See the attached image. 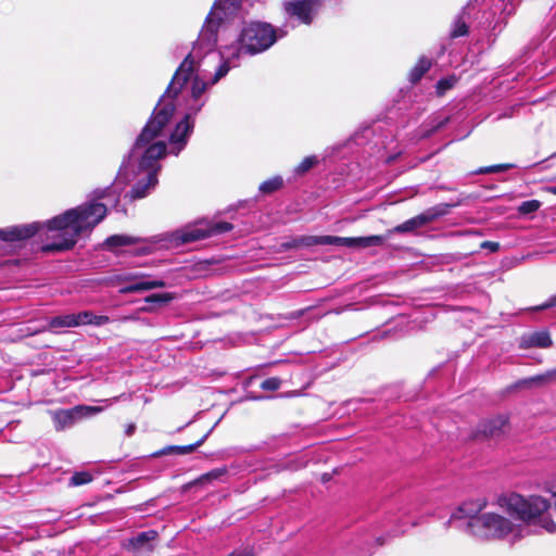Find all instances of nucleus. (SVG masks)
Returning a JSON list of instances; mask_svg holds the SVG:
<instances>
[{
  "label": "nucleus",
  "mask_w": 556,
  "mask_h": 556,
  "mask_svg": "<svg viewBox=\"0 0 556 556\" xmlns=\"http://www.w3.org/2000/svg\"><path fill=\"white\" fill-rule=\"evenodd\" d=\"M437 213L433 211L424 212L415 217L407 219L406 222L395 226L392 229L388 230L389 237L393 233H406V232H415L417 229L428 225L437 217Z\"/></svg>",
  "instance_id": "obj_12"
},
{
  "label": "nucleus",
  "mask_w": 556,
  "mask_h": 556,
  "mask_svg": "<svg viewBox=\"0 0 556 556\" xmlns=\"http://www.w3.org/2000/svg\"><path fill=\"white\" fill-rule=\"evenodd\" d=\"M323 479L324 481L328 480V477H326V475H323Z\"/></svg>",
  "instance_id": "obj_40"
},
{
  "label": "nucleus",
  "mask_w": 556,
  "mask_h": 556,
  "mask_svg": "<svg viewBox=\"0 0 556 556\" xmlns=\"http://www.w3.org/2000/svg\"><path fill=\"white\" fill-rule=\"evenodd\" d=\"M485 501H468L459 505L454 511V518L464 519L468 518L470 521L473 518H478V514L485 507Z\"/></svg>",
  "instance_id": "obj_14"
},
{
  "label": "nucleus",
  "mask_w": 556,
  "mask_h": 556,
  "mask_svg": "<svg viewBox=\"0 0 556 556\" xmlns=\"http://www.w3.org/2000/svg\"><path fill=\"white\" fill-rule=\"evenodd\" d=\"M212 429L208 430L203 437L202 439H200L197 443L194 444H190V445H185V446H175V447H172L173 450H176L178 451L180 454H187V453H191L193 452L197 447H199L200 445L203 444V442L206 440V438L208 437V434L211 433Z\"/></svg>",
  "instance_id": "obj_29"
},
{
  "label": "nucleus",
  "mask_w": 556,
  "mask_h": 556,
  "mask_svg": "<svg viewBox=\"0 0 556 556\" xmlns=\"http://www.w3.org/2000/svg\"><path fill=\"white\" fill-rule=\"evenodd\" d=\"M324 236H306L302 237L296 241V245H305V247H312V245H324Z\"/></svg>",
  "instance_id": "obj_27"
},
{
  "label": "nucleus",
  "mask_w": 556,
  "mask_h": 556,
  "mask_svg": "<svg viewBox=\"0 0 556 556\" xmlns=\"http://www.w3.org/2000/svg\"><path fill=\"white\" fill-rule=\"evenodd\" d=\"M541 206V202L539 200H528L523 201L519 207L518 212L521 215H527L536 212Z\"/></svg>",
  "instance_id": "obj_26"
},
{
  "label": "nucleus",
  "mask_w": 556,
  "mask_h": 556,
  "mask_svg": "<svg viewBox=\"0 0 556 556\" xmlns=\"http://www.w3.org/2000/svg\"><path fill=\"white\" fill-rule=\"evenodd\" d=\"M553 341L551 339V336L547 331H539L534 332L529 338V345L535 346V348H549L552 346Z\"/></svg>",
  "instance_id": "obj_20"
},
{
  "label": "nucleus",
  "mask_w": 556,
  "mask_h": 556,
  "mask_svg": "<svg viewBox=\"0 0 556 556\" xmlns=\"http://www.w3.org/2000/svg\"><path fill=\"white\" fill-rule=\"evenodd\" d=\"M498 505L517 520L527 525L538 523L548 533L556 532L555 521L544 516L551 508V502L543 496L530 495L526 497L518 493H511L506 496H501L498 498Z\"/></svg>",
  "instance_id": "obj_5"
},
{
  "label": "nucleus",
  "mask_w": 556,
  "mask_h": 556,
  "mask_svg": "<svg viewBox=\"0 0 556 556\" xmlns=\"http://www.w3.org/2000/svg\"><path fill=\"white\" fill-rule=\"evenodd\" d=\"M139 311L144 312V313H151V312H153V308H152V306L147 305V306L140 307Z\"/></svg>",
  "instance_id": "obj_37"
},
{
  "label": "nucleus",
  "mask_w": 556,
  "mask_h": 556,
  "mask_svg": "<svg viewBox=\"0 0 556 556\" xmlns=\"http://www.w3.org/2000/svg\"><path fill=\"white\" fill-rule=\"evenodd\" d=\"M455 235H458V237H459V244H460V249H462L460 251H458V254H462V255L473 254V253L478 252L479 249H488L490 252H497L500 250V243L495 242V241L476 242L471 248L463 247L462 241L465 239V236H471V237L478 238L479 237L478 232L468 231L466 233H462V232L454 231V236Z\"/></svg>",
  "instance_id": "obj_13"
},
{
  "label": "nucleus",
  "mask_w": 556,
  "mask_h": 556,
  "mask_svg": "<svg viewBox=\"0 0 556 556\" xmlns=\"http://www.w3.org/2000/svg\"><path fill=\"white\" fill-rule=\"evenodd\" d=\"M516 13V5H513L508 9L507 5L502 11V14L505 16V18L514 15Z\"/></svg>",
  "instance_id": "obj_34"
},
{
  "label": "nucleus",
  "mask_w": 556,
  "mask_h": 556,
  "mask_svg": "<svg viewBox=\"0 0 556 556\" xmlns=\"http://www.w3.org/2000/svg\"><path fill=\"white\" fill-rule=\"evenodd\" d=\"M548 192L556 194V185L547 188Z\"/></svg>",
  "instance_id": "obj_38"
},
{
  "label": "nucleus",
  "mask_w": 556,
  "mask_h": 556,
  "mask_svg": "<svg viewBox=\"0 0 556 556\" xmlns=\"http://www.w3.org/2000/svg\"><path fill=\"white\" fill-rule=\"evenodd\" d=\"M157 533L154 530L141 532L129 541V544L134 549H141L146 546L151 549V545H148L151 541L155 540Z\"/></svg>",
  "instance_id": "obj_19"
},
{
  "label": "nucleus",
  "mask_w": 556,
  "mask_h": 556,
  "mask_svg": "<svg viewBox=\"0 0 556 556\" xmlns=\"http://www.w3.org/2000/svg\"><path fill=\"white\" fill-rule=\"evenodd\" d=\"M242 0H216L190 53L177 68L166 92L160 99L151 119L137 138L127 161L123 163L114 184L103 190L98 198L119 195L126 185H131V200L147 197L157 184L161 169L160 160L166 154L164 128L173 116L174 105L166 98L177 85H184L194 72L197 59L203 51L214 49L217 30L224 21L229 20L240 9Z\"/></svg>",
  "instance_id": "obj_1"
},
{
  "label": "nucleus",
  "mask_w": 556,
  "mask_h": 556,
  "mask_svg": "<svg viewBox=\"0 0 556 556\" xmlns=\"http://www.w3.org/2000/svg\"><path fill=\"white\" fill-rule=\"evenodd\" d=\"M283 185V180L280 176H275L262 182L260 185V191L265 194L273 193L279 190Z\"/></svg>",
  "instance_id": "obj_21"
},
{
  "label": "nucleus",
  "mask_w": 556,
  "mask_h": 556,
  "mask_svg": "<svg viewBox=\"0 0 556 556\" xmlns=\"http://www.w3.org/2000/svg\"><path fill=\"white\" fill-rule=\"evenodd\" d=\"M281 381L276 377L267 378L261 383V388L267 391H275L280 388Z\"/></svg>",
  "instance_id": "obj_31"
},
{
  "label": "nucleus",
  "mask_w": 556,
  "mask_h": 556,
  "mask_svg": "<svg viewBox=\"0 0 556 556\" xmlns=\"http://www.w3.org/2000/svg\"><path fill=\"white\" fill-rule=\"evenodd\" d=\"M174 294L173 293H155V294H151V295H148L146 299H144V302L148 303V304H167L169 303L172 300H174Z\"/></svg>",
  "instance_id": "obj_24"
},
{
  "label": "nucleus",
  "mask_w": 556,
  "mask_h": 556,
  "mask_svg": "<svg viewBox=\"0 0 556 556\" xmlns=\"http://www.w3.org/2000/svg\"><path fill=\"white\" fill-rule=\"evenodd\" d=\"M467 527L473 534L492 539H504L516 530V526L510 519L495 513L482 514L478 518L467 521Z\"/></svg>",
  "instance_id": "obj_6"
},
{
  "label": "nucleus",
  "mask_w": 556,
  "mask_h": 556,
  "mask_svg": "<svg viewBox=\"0 0 556 556\" xmlns=\"http://www.w3.org/2000/svg\"><path fill=\"white\" fill-rule=\"evenodd\" d=\"M448 121V117H446L444 121H442L440 124H438L437 128H441L444 123Z\"/></svg>",
  "instance_id": "obj_39"
},
{
  "label": "nucleus",
  "mask_w": 556,
  "mask_h": 556,
  "mask_svg": "<svg viewBox=\"0 0 556 556\" xmlns=\"http://www.w3.org/2000/svg\"><path fill=\"white\" fill-rule=\"evenodd\" d=\"M324 245H343L348 248H352V238L348 237H337V236H324Z\"/></svg>",
  "instance_id": "obj_25"
},
{
  "label": "nucleus",
  "mask_w": 556,
  "mask_h": 556,
  "mask_svg": "<svg viewBox=\"0 0 556 556\" xmlns=\"http://www.w3.org/2000/svg\"><path fill=\"white\" fill-rule=\"evenodd\" d=\"M129 285L122 288L123 293H138L153 289L165 288L167 283L163 279L152 278L149 275H127L124 278Z\"/></svg>",
  "instance_id": "obj_9"
},
{
  "label": "nucleus",
  "mask_w": 556,
  "mask_h": 556,
  "mask_svg": "<svg viewBox=\"0 0 556 556\" xmlns=\"http://www.w3.org/2000/svg\"><path fill=\"white\" fill-rule=\"evenodd\" d=\"M473 9L475 7L471 2H468L467 5L463 9L462 14L458 16L454 25V38L469 34V24L471 23L470 11Z\"/></svg>",
  "instance_id": "obj_16"
},
{
  "label": "nucleus",
  "mask_w": 556,
  "mask_h": 556,
  "mask_svg": "<svg viewBox=\"0 0 556 556\" xmlns=\"http://www.w3.org/2000/svg\"><path fill=\"white\" fill-rule=\"evenodd\" d=\"M323 479L324 481L328 480V477H326V475H323Z\"/></svg>",
  "instance_id": "obj_41"
},
{
  "label": "nucleus",
  "mask_w": 556,
  "mask_h": 556,
  "mask_svg": "<svg viewBox=\"0 0 556 556\" xmlns=\"http://www.w3.org/2000/svg\"><path fill=\"white\" fill-rule=\"evenodd\" d=\"M552 381H556V368L551 369L541 375L521 379V380L517 381L513 386V388H515V389L531 388L533 384H545V383H549Z\"/></svg>",
  "instance_id": "obj_15"
},
{
  "label": "nucleus",
  "mask_w": 556,
  "mask_h": 556,
  "mask_svg": "<svg viewBox=\"0 0 556 556\" xmlns=\"http://www.w3.org/2000/svg\"><path fill=\"white\" fill-rule=\"evenodd\" d=\"M135 430H136V425L129 424V425H127V427L125 429V433H126V435L130 437L134 434Z\"/></svg>",
  "instance_id": "obj_36"
},
{
  "label": "nucleus",
  "mask_w": 556,
  "mask_h": 556,
  "mask_svg": "<svg viewBox=\"0 0 556 556\" xmlns=\"http://www.w3.org/2000/svg\"><path fill=\"white\" fill-rule=\"evenodd\" d=\"M451 88H452V78H443L437 84V93H438V96H442Z\"/></svg>",
  "instance_id": "obj_32"
},
{
  "label": "nucleus",
  "mask_w": 556,
  "mask_h": 556,
  "mask_svg": "<svg viewBox=\"0 0 556 556\" xmlns=\"http://www.w3.org/2000/svg\"><path fill=\"white\" fill-rule=\"evenodd\" d=\"M432 62L426 56L419 58L416 65L410 70L408 78L409 81L415 84L421 79V77L430 70Z\"/></svg>",
  "instance_id": "obj_18"
},
{
  "label": "nucleus",
  "mask_w": 556,
  "mask_h": 556,
  "mask_svg": "<svg viewBox=\"0 0 556 556\" xmlns=\"http://www.w3.org/2000/svg\"><path fill=\"white\" fill-rule=\"evenodd\" d=\"M124 396H125V394H122V395L115 396V397H113V399L100 400L99 402H103V403H105L106 405H111L112 403L119 401V400H121V399H123Z\"/></svg>",
  "instance_id": "obj_35"
},
{
  "label": "nucleus",
  "mask_w": 556,
  "mask_h": 556,
  "mask_svg": "<svg viewBox=\"0 0 556 556\" xmlns=\"http://www.w3.org/2000/svg\"><path fill=\"white\" fill-rule=\"evenodd\" d=\"M556 306V295L551 296L545 303L533 307L534 311H543Z\"/></svg>",
  "instance_id": "obj_33"
},
{
  "label": "nucleus",
  "mask_w": 556,
  "mask_h": 556,
  "mask_svg": "<svg viewBox=\"0 0 556 556\" xmlns=\"http://www.w3.org/2000/svg\"><path fill=\"white\" fill-rule=\"evenodd\" d=\"M232 229L231 224L219 222L215 224L198 223L173 232H165L149 238L132 237L126 235H113L104 244L110 250L118 247L135 245L130 251L135 255H148L157 249H170L202 240L216 233L227 232Z\"/></svg>",
  "instance_id": "obj_4"
},
{
  "label": "nucleus",
  "mask_w": 556,
  "mask_h": 556,
  "mask_svg": "<svg viewBox=\"0 0 556 556\" xmlns=\"http://www.w3.org/2000/svg\"><path fill=\"white\" fill-rule=\"evenodd\" d=\"M507 424V418L497 416L495 418L482 421L476 431L471 434L475 441H485L497 439L504 433V427Z\"/></svg>",
  "instance_id": "obj_11"
},
{
  "label": "nucleus",
  "mask_w": 556,
  "mask_h": 556,
  "mask_svg": "<svg viewBox=\"0 0 556 556\" xmlns=\"http://www.w3.org/2000/svg\"><path fill=\"white\" fill-rule=\"evenodd\" d=\"M101 406L77 405L70 409H58L51 412L54 427L58 431H62L72 427L77 421L89 418L103 412Z\"/></svg>",
  "instance_id": "obj_7"
},
{
  "label": "nucleus",
  "mask_w": 556,
  "mask_h": 556,
  "mask_svg": "<svg viewBox=\"0 0 556 556\" xmlns=\"http://www.w3.org/2000/svg\"><path fill=\"white\" fill-rule=\"evenodd\" d=\"M106 204L99 202H86L76 208L53 217L46 224L33 223L0 229V238L3 241L14 242L28 239L42 228L48 231H58V241L43 247L45 251L68 250L85 232L91 231L106 215Z\"/></svg>",
  "instance_id": "obj_3"
},
{
  "label": "nucleus",
  "mask_w": 556,
  "mask_h": 556,
  "mask_svg": "<svg viewBox=\"0 0 556 556\" xmlns=\"http://www.w3.org/2000/svg\"><path fill=\"white\" fill-rule=\"evenodd\" d=\"M226 473H227V468L226 467L215 468V469L208 471L207 473L201 476L199 478L198 482L199 483H206V482H211V481H214V480H219Z\"/></svg>",
  "instance_id": "obj_23"
},
{
  "label": "nucleus",
  "mask_w": 556,
  "mask_h": 556,
  "mask_svg": "<svg viewBox=\"0 0 556 556\" xmlns=\"http://www.w3.org/2000/svg\"><path fill=\"white\" fill-rule=\"evenodd\" d=\"M318 164V159L316 155H309L302 160V162L294 167V174L296 176H302L311 170L314 166Z\"/></svg>",
  "instance_id": "obj_22"
},
{
  "label": "nucleus",
  "mask_w": 556,
  "mask_h": 556,
  "mask_svg": "<svg viewBox=\"0 0 556 556\" xmlns=\"http://www.w3.org/2000/svg\"><path fill=\"white\" fill-rule=\"evenodd\" d=\"M511 167H513L511 164H497V165L481 167V168L477 169L476 173L477 174L502 173V172L508 170Z\"/></svg>",
  "instance_id": "obj_28"
},
{
  "label": "nucleus",
  "mask_w": 556,
  "mask_h": 556,
  "mask_svg": "<svg viewBox=\"0 0 556 556\" xmlns=\"http://www.w3.org/2000/svg\"><path fill=\"white\" fill-rule=\"evenodd\" d=\"M285 35L269 23L254 21L244 24L237 40L223 47L219 53L214 49L203 51L202 56L197 59L190 78L184 85H177L166 98V103H172L174 108L176 104L182 105L187 111L174 130L167 134L164 128L166 153L178 155L187 146L194 127L193 116L204 106L207 88L217 84L230 68L239 66L242 56L267 51Z\"/></svg>",
  "instance_id": "obj_2"
},
{
  "label": "nucleus",
  "mask_w": 556,
  "mask_h": 556,
  "mask_svg": "<svg viewBox=\"0 0 556 556\" xmlns=\"http://www.w3.org/2000/svg\"><path fill=\"white\" fill-rule=\"evenodd\" d=\"M92 480V477L89 472H76L72 478H71V482L70 484L71 485H83V484H86L88 482H90Z\"/></svg>",
  "instance_id": "obj_30"
},
{
  "label": "nucleus",
  "mask_w": 556,
  "mask_h": 556,
  "mask_svg": "<svg viewBox=\"0 0 556 556\" xmlns=\"http://www.w3.org/2000/svg\"><path fill=\"white\" fill-rule=\"evenodd\" d=\"M388 232L383 236L374 235L367 237H356L352 238V248L356 249H366L369 247H380L382 245L387 239H389Z\"/></svg>",
  "instance_id": "obj_17"
},
{
  "label": "nucleus",
  "mask_w": 556,
  "mask_h": 556,
  "mask_svg": "<svg viewBox=\"0 0 556 556\" xmlns=\"http://www.w3.org/2000/svg\"><path fill=\"white\" fill-rule=\"evenodd\" d=\"M320 7V0H294L285 3L290 16L298 17L302 23L309 24Z\"/></svg>",
  "instance_id": "obj_10"
},
{
  "label": "nucleus",
  "mask_w": 556,
  "mask_h": 556,
  "mask_svg": "<svg viewBox=\"0 0 556 556\" xmlns=\"http://www.w3.org/2000/svg\"><path fill=\"white\" fill-rule=\"evenodd\" d=\"M109 323V317L94 315L92 312L84 311L77 314L55 316L48 320L43 329L72 328L83 325L102 326Z\"/></svg>",
  "instance_id": "obj_8"
}]
</instances>
